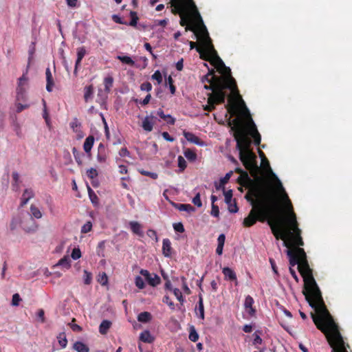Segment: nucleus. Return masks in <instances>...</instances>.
<instances>
[{"mask_svg":"<svg viewBox=\"0 0 352 352\" xmlns=\"http://www.w3.org/2000/svg\"><path fill=\"white\" fill-rule=\"evenodd\" d=\"M245 197L252 208L243 219L244 227L250 228L257 221H267L275 238L283 240L285 246L290 245L288 239L296 244L303 245L296 215L292 202L285 192L283 198L286 202V211L283 213L280 212L277 199L261 185H254Z\"/></svg>","mask_w":352,"mask_h":352,"instance_id":"nucleus-1","label":"nucleus"},{"mask_svg":"<svg viewBox=\"0 0 352 352\" xmlns=\"http://www.w3.org/2000/svg\"><path fill=\"white\" fill-rule=\"evenodd\" d=\"M289 242L290 245L286 247L289 248L294 246L293 249H289L287 251L289 259V272L298 283L299 278L296 271L292 268V267L298 265V270L304 281L302 293L309 305L317 314L316 315L311 313L313 321L317 328L325 335L331 346L338 344L344 341L343 338L339 331L338 324L335 322L324 304L321 292L314 278L312 270L309 265L306 253L304 249L300 248L301 245L296 244L290 240Z\"/></svg>","mask_w":352,"mask_h":352,"instance_id":"nucleus-2","label":"nucleus"},{"mask_svg":"<svg viewBox=\"0 0 352 352\" xmlns=\"http://www.w3.org/2000/svg\"><path fill=\"white\" fill-rule=\"evenodd\" d=\"M241 109L236 104L228 102L225 105L228 113L230 114L228 125L234 131L240 160L252 176L257 177L259 167L257 165L256 155L250 150L252 140L249 135L254 139V143L256 146L261 144V137L243 100L241 101Z\"/></svg>","mask_w":352,"mask_h":352,"instance_id":"nucleus-3","label":"nucleus"},{"mask_svg":"<svg viewBox=\"0 0 352 352\" xmlns=\"http://www.w3.org/2000/svg\"><path fill=\"white\" fill-rule=\"evenodd\" d=\"M213 63L214 67L221 74V76H216L214 69L210 70L204 76L210 85H204V88L212 90L211 94H214L215 91H217L222 87L223 93H226L225 90L229 89L233 95L238 96L242 101L243 100L239 95L236 80L232 76L230 67L226 66L219 56H217Z\"/></svg>","mask_w":352,"mask_h":352,"instance_id":"nucleus-4","label":"nucleus"},{"mask_svg":"<svg viewBox=\"0 0 352 352\" xmlns=\"http://www.w3.org/2000/svg\"><path fill=\"white\" fill-rule=\"evenodd\" d=\"M199 22L195 25H189L186 27V31L193 32L195 36L199 41L200 45L204 47L207 50L210 52L214 58L219 56L212 42V39L209 36L206 25L204 24L202 19L199 13H197Z\"/></svg>","mask_w":352,"mask_h":352,"instance_id":"nucleus-5","label":"nucleus"},{"mask_svg":"<svg viewBox=\"0 0 352 352\" xmlns=\"http://www.w3.org/2000/svg\"><path fill=\"white\" fill-rule=\"evenodd\" d=\"M20 227L26 233H34L38 229V224L28 212L19 211L13 217L10 223L12 231Z\"/></svg>","mask_w":352,"mask_h":352,"instance_id":"nucleus-6","label":"nucleus"},{"mask_svg":"<svg viewBox=\"0 0 352 352\" xmlns=\"http://www.w3.org/2000/svg\"><path fill=\"white\" fill-rule=\"evenodd\" d=\"M226 96V93L222 92V87L214 94H208V104L204 107V109L212 111L215 109L216 104L224 103Z\"/></svg>","mask_w":352,"mask_h":352,"instance_id":"nucleus-7","label":"nucleus"},{"mask_svg":"<svg viewBox=\"0 0 352 352\" xmlns=\"http://www.w3.org/2000/svg\"><path fill=\"white\" fill-rule=\"evenodd\" d=\"M26 74H23L22 76H21L18 79L17 87L16 89V100L18 101H25L27 98L26 91L28 89V78L26 76Z\"/></svg>","mask_w":352,"mask_h":352,"instance_id":"nucleus-8","label":"nucleus"},{"mask_svg":"<svg viewBox=\"0 0 352 352\" xmlns=\"http://www.w3.org/2000/svg\"><path fill=\"white\" fill-rule=\"evenodd\" d=\"M173 6L175 8V12L180 14V25L182 26L186 25L187 27L189 25H192L191 23H190L189 19L184 14L186 11V4L185 0H175L173 3Z\"/></svg>","mask_w":352,"mask_h":352,"instance_id":"nucleus-9","label":"nucleus"},{"mask_svg":"<svg viewBox=\"0 0 352 352\" xmlns=\"http://www.w3.org/2000/svg\"><path fill=\"white\" fill-rule=\"evenodd\" d=\"M140 273L146 278L151 286L155 287L161 283V279L158 275L155 274H151L146 270L142 269Z\"/></svg>","mask_w":352,"mask_h":352,"instance_id":"nucleus-10","label":"nucleus"},{"mask_svg":"<svg viewBox=\"0 0 352 352\" xmlns=\"http://www.w3.org/2000/svg\"><path fill=\"white\" fill-rule=\"evenodd\" d=\"M197 52H199L200 55V58L202 60L209 61L214 67V64L213 63L214 60V55H213L210 52L207 50L203 46H198L197 47Z\"/></svg>","mask_w":352,"mask_h":352,"instance_id":"nucleus-11","label":"nucleus"},{"mask_svg":"<svg viewBox=\"0 0 352 352\" xmlns=\"http://www.w3.org/2000/svg\"><path fill=\"white\" fill-rule=\"evenodd\" d=\"M222 273L223 274L226 280L234 281L235 285H238L236 275L233 270L228 267H225L222 270Z\"/></svg>","mask_w":352,"mask_h":352,"instance_id":"nucleus-12","label":"nucleus"},{"mask_svg":"<svg viewBox=\"0 0 352 352\" xmlns=\"http://www.w3.org/2000/svg\"><path fill=\"white\" fill-rule=\"evenodd\" d=\"M183 135L185 137V138L191 143H193L198 146L204 145V142L192 133L184 131Z\"/></svg>","mask_w":352,"mask_h":352,"instance_id":"nucleus-13","label":"nucleus"},{"mask_svg":"<svg viewBox=\"0 0 352 352\" xmlns=\"http://www.w3.org/2000/svg\"><path fill=\"white\" fill-rule=\"evenodd\" d=\"M254 302V301L252 296L248 295L245 297L244 306H245V308L247 309L248 314L250 316H254V314L256 313V310L253 307Z\"/></svg>","mask_w":352,"mask_h":352,"instance_id":"nucleus-14","label":"nucleus"},{"mask_svg":"<svg viewBox=\"0 0 352 352\" xmlns=\"http://www.w3.org/2000/svg\"><path fill=\"white\" fill-rule=\"evenodd\" d=\"M171 242L168 239H164L162 241V252L165 257L170 258L172 256Z\"/></svg>","mask_w":352,"mask_h":352,"instance_id":"nucleus-15","label":"nucleus"},{"mask_svg":"<svg viewBox=\"0 0 352 352\" xmlns=\"http://www.w3.org/2000/svg\"><path fill=\"white\" fill-rule=\"evenodd\" d=\"M86 54V50L85 47H80L77 48V59L76 60L74 74L77 73L78 67L80 64L82 59Z\"/></svg>","mask_w":352,"mask_h":352,"instance_id":"nucleus-16","label":"nucleus"},{"mask_svg":"<svg viewBox=\"0 0 352 352\" xmlns=\"http://www.w3.org/2000/svg\"><path fill=\"white\" fill-rule=\"evenodd\" d=\"M173 205L176 209L179 210V211H186L188 213L195 211V208L192 206L190 204L173 203Z\"/></svg>","mask_w":352,"mask_h":352,"instance_id":"nucleus-17","label":"nucleus"},{"mask_svg":"<svg viewBox=\"0 0 352 352\" xmlns=\"http://www.w3.org/2000/svg\"><path fill=\"white\" fill-rule=\"evenodd\" d=\"M45 75H46V80H47V85H46V89L47 91L51 92L52 91V87L54 85L53 76L51 73L50 69L47 68L45 71Z\"/></svg>","mask_w":352,"mask_h":352,"instance_id":"nucleus-18","label":"nucleus"},{"mask_svg":"<svg viewBox=\"0 0 352 352\" xmlns=\"http://www.w3.org/2000/svg\"><path fill=\"white\" fill-rule=\"evenodd\" d=\"M107 156L105 152V148L102 144H100L98 146L97 160L100 163H104L107 160Z\"/></svg>","mask_w":352,"mask_h":352,"instance_id":"nucleus-19","label":"nucleus"},{"mask_svg":"<svg viewBox=\"0 0 352 352\" xmlns=\"http://www.w3.org/2000/svg\"><path fill=\"white\" fill-rule=\"evenodd\" d=\"M94 140L95 139L93 135H89L85 139L83 144V148L87 153H90L94 144Z\"/></svg>","mask_w":352,"mask_h":352,"instance_id":"nucleus-20","label":"nucleus"},{"mask_svg":"<svg viewBox=\"0 0 352 352\" xmlns=\"http://www.w3.org/2000/svg\"><path fill=\"white\" fill-rule=\"evenodd\" d=\"M157 115L159 116L162 119L166 121L168 124L173 125L175 122V119L170 115H165L164 111L162 109H159L157 111Z\"/></svg>","mask_w":352,"mask_h":352,"instance_id":"nucleus-21","label":"nucleus"},{"mask_svg":"<svg viewBox=\"0 0 352 352\" xmlns=\"http://www.w3.org/2000/svg\"><path fill=\"white\" fill-rule=\"evenodd\" d=\"M111 326V322L108 320L102 321L99 326V332L102 335H106Z\"/></svg>","mask_w":352,"mask_h":352,"instance_id":"nucleus-22","label":"nucleus"},{"mask_svg":"<svg viewBox=\"0 0 352 352\" xmlns=\"http://www.w3.org/2000/svg\"><path fill=\"white\" fill-rule=\"evenodd\" d=\"M331 347L332 348L331 352H348L346 348H349V345L348 344H345L344 341H342Z\"/></svg>","mask_w":352,"mask_h":352,"instance_id":"nucleus-23","label":"nucleus"},{"mask_svg":"<svg viewBox=\"0 0 352 352\" xmlns=\"http://www.w3.org/2000/svg\"><path fill=\"white\" fill-rule=\"evenodd\" d=\"M129 225H130V228H131V231L134 234H137V235H138L140 236H142L143 235V232H142V231L141 230V228H142L141 225L138 222H137V221H130Z\"/></svg>","mask_w":352,"mask_h":352,"instance_id":"nucleus-24","label":"nucleus"},{"mask_svg":"<svg viewBox=\"0 0 352 352\" xmlns=\"http://www.w3.org/2000/svg\"><path fill=\"white\" fill-rule=\"evenodd\" d=\"M73 349L77 352H89V348L80 341H77L74 344Z\"/></svg>","mask_w":352,"mask_h":352,"instance_id":"nucleus-25","label":"nucleus"},{"mask_svg":"<svg viewBox=\"0 0 352 352\" xmlns=\"http://www.w3.org/2000/svg\"><path fill=\"white\" fill-rule=\"evenodd\" d=\"M140 340L146 343H152L154 341V338L148 331H144L140 333Z\"/></svg>","mask_w":352,"mask_h":352,"instance_id":"nucleus-26","label":"nucleus"},{"mask_svg":"<svg viewBox=\"0 0 352 352\" xmlns=\"http://www.w3.org/2000/svg\"><path fill=\"white\" fill-rule=\"evenodd\" d=\"M30 215L32 218L35 219H41L43 216L41 211L40 209L36 206L34 204H32L30 208Z\"/></svg>","mask_w":352,"mask_h":352,"instance_id":"nucleus-27","label":"nucleus"},{"mask_svg":"<svg viewBox=\"0 0 352 352\" xmlns=\"http://www.w3.org/2000/svg\"><path fill=\"white\" fill-rule=\"evenodd\" d=\"M152 318L151 314L148 311L141 312L138 316V320L141 322H148Z\"/></svg>","mask_w":352,"mask_h":352,"instance_id":"nucleus-28","label":"nucleus"},{"mask_svg":"<svg viewBox=\"0 0 352 352\" xmlns=\"http://www.w3.org/2000/svg\"><path fill=\"white\" fill-rule=\"evenodd\" d=\"M142 128L144 129V130H145L146 131H151L153 130V122L150 120V118L148 116H146L144 120L142 121Z\"/></svg>","mask_w":352,"mask_h":352,"instance_id":"nucleus-29","label":"nucleus"},{"mask_svg":"<svg viewBox=\"0 0 352 352\" xmlns=\"http://www.w3.org/2000/svg\"><path fill=\"white\" fill-rule=\"evenodd\" d=\"M12 176L13 179L12 190L18 191L19 190V175L17 172H13Z\"/></svg>","mask_w":352,"mask_h":352,"instance_id":"nucleus-30","label":"nucleus"},{"mask_svg":"<svg viewBox=\"0 0 352 352\" xmlns=\"http://www.w3.org/2000/svg\"><path fill=\"white\" fill-rule=\"evenodd\" d=\"M113 78L112 76H109L104 78V90L107 93H109L111 90V88L113 86Z\"/></svg>","mask_w":352,"mask_h":352,"instance_id":"nucleus-31","label":"nucleus"},{"mask_svg":"<svg viewBox=\"0 0 352 352\" xmlns=\"http://www.w3.org/2000/svg\"><path fill=\"white\" fill-rule=\"evenodd\" d=\"M94 94L93 85H89L85 87L84 92V98L85 102H88L89 99L92 98Z\"/></svg>","mask_w":352,"mask_h":352,"instance_id":"nucleus-32","label":"nucleus"},{"mask_svg":"<svg viewBox=\"0 0 352 352\" xmlns=\"http://www.w3.org/2000/svg\"><path fill=\"white\" fill-rule=\"evenodd\" d=\"M131 21L127 23V25H130L132 27H136L138 21L139 20V17L138 16V14L135 11L130 12Z\"/></svg>","mask_w":352,"mask_h":352,"instance_id":"nucleus-33","label":"nucleus"},{"mask_svg":"<svg viewBox=\"0 0 352 352\" xmlns=\"http://www.w3.org/2000/svg\"><path fill=\"white\" fill-rule=\"evenodd\" d=\"M57 339L60 346L62 348H65L67 346V340L66 338V335L65 332L60 333L57 336Z\"/></svg>","mask_w":352,"mask_h":352,"instance_id":"nucleus-34","label":"nucleus"},{"mask_svg":"<svg viewBox=\"0 0 352 352\" xmlns=\"http://www.w3.org/2000/svg\"><path fill=\"white\" fill-rule=\"evenodd\" d=\"M117 59L120 60L122 63L130 66H133L135 65V62L130 56H118Z\"/></svg>","mask_w":352,"mask_h":352,"instance_id":"nucleus-35","label":"nucleus"},{"mask_svg":"<svg viewBox=\"0 0 352 352\" xmlns=\"http://www.w3.org/2000/svg\"><path fill=\"white\" fill-rule=\"evenodd\" d=\"M57 265H60L66 269H69L71 267L69 258L67 256H65L58 261Z\"/></svg>","mask_w":352,"mask_h":352,"instance_id":"nucleus-36","label":"nucleus"},{"mask_svg":"<svg viewBox=\"0 0 352 352\" xmlns=\"http://www.w3.org/2000/svg\"><path fill=\"white\" fill-rule=\"evenodd\" d=\"M189 339L194 342H197L199 339V334L194 326H191L190 328Z\"/></svg>","mask_w":352,"mask_h":352,"instance_id":"nucleus-37","label":"nucleus"},{"mask_svg":"<svg viewBox=\"0 0 352 352\" xmlns=\"http://www.w3.org/2000/svg\"><path fill=\"white\" fill-rule=\"evenodd\" d=\"M88 193H89V197L90 200L92 202V204H94V205L98 204V197L89 186H88Z\"/></svg>","mask_w":352,"mask_h":352,"instance_id":"nucleus-38","label":"nucleus"},{"mask_svg":"<svg viewBox=\"0 0 352 352\" xmlns=\"http://www.w3.org/2000/svg\"><path fill=\"white\" fill-rule=\"evenodd\" d=\"M198 312L199 314V317L201 319H204V307L203 299L201 296H199V302H198Z\"/></svg>","mask_w":352,"mask_h":352,"instance_id":"nucleus-39","label":"nucleus"},{"mask_svg":"<svg viewBox=\"0 0 352 352\" xmlns=\"http://www.w3.org/2000/svg\"><path fill=\"white\" fill-rule=\"evenodd\" d=\"M139 173L144 176L149 177L153 179H156L158 177V175L156 173L150 172L143 169L139 170Z\"/></svg>","mask_w":352,"mask_h":352,"instance_id":"nucleus-40","label":"nucleus"},{"mask_svg":"<svg viewBox=\"0 0 352 352\" xmlns=\"http://www.w3.org/2000/svg\"><path fill=\"white\" fill-rule=\"evenodd\" d=\"M135 286L138 288V289H144V287H145V283H144V281L143 280V278L141 277V276H136L135 278Z\"/></svg>","mask_w":352,"mask_h":352,"instance_id":"nucleus-41","label":"nucleus"},{"mask_svg":"<svg viewBox=\"0 0 352 352\" xmlns=\"http://www.w3.org/2000/svg\"><path fill=\"white\" fill-rule=\"evenodd\" d=\"M173 294L175 295V296L177 298V299L181 302V304L182 305L184 302V298L182 296V294L181 292V291L177 289V288H174L173 289Z\"/></svg>","mask_w":352,"mask_h":352,"instance_id":"nucleus-42","label":"nucleus"},{"mask_svg":"<svg viewBox=\"0 0 352 352\" xmlns=\"http://www.w3.org/2000/svg\"><path fill=\"white\" fill-rule=\"evenodd\" d=\"M184 155L185 157L189 160H191V161H194L196 160L197 158V155L195 152H193L191 150H186L185 152H184Z\"/></svg>","mask_w":352,"mask_h":352,"instance_id":"nucleus-43","label":"nucleus"},{"mask_svg":"<svg viewBox=\"0 0 352 352\" xmlns=\"http://www.w3.org/2000/svg\"><path fill=\"white\" fill-rule=\"evenodd\" d=\"M22 196L28 199H31L34 197V192L32 188H26L23 191Z\"/></svg>","mask_w":352,"mask_h":352,"instance_id":"nucleus-44","label":"nucleus"},{"mask_svg":"<svg viewBox=\"0 0 352 352\" xmlns=\"http://www.w3.org/2000/svg\"><path fill=\"white\" fill-rule=\"evenodd\" d=\"M98 173L96 168H91L87 170V176L90 179H94L98 176Z\"/></svg>","mask_w":352,"mask_h":352,"instance_id":"nucleus-45","label":"nucleus"},{"mask_svg":"<svg viewBox=\"0 0 352 352\" xmlns=\"http://www.w3.org/2000/svg\"><path fill=\"white\" fill-rule=\"evenodd\" d=\"M98 280L102 285H106L108 283V276L106 273L102 272L100 274Z\"/></svg>","mask_w":352,"mask_h":352,"instance_id":"nucleus-46","label":"nucleus"},{"mask_svg":"<svg viewBox=\"0 0 352 352\" xmlns=\"http://www.w3.org/2000/svg\"><path fill=\"white\" fill-rule=\"evenodd\" d=\"M178 166L180 168L181 171H183L186 168V162L185 159L182 156L178 157Z\"/></svg>","mask_w":352,"mask_h":352,"instance_id":"nucleus-47","label":"nucleus"},{"mask_svg":"<svg viewBox=\"0 0 352 352\" xmlns=\"http://www.w3.org/2000/svg\"><path fill=\"white\" fill-rule=\"evenodd\" d=\"M22 300L21 298L20 297L19 294H14L13 296H12V306H18L19 305V302Z\"/></svg>","mask_w":352,"mask_h":352,"instance_id":"nucleus-48","label":"nucleus"},{"mask_svg":"<svg viewBox=\"0 0 352 352\" xmlns=\"http://www.w3.org/2000/svg\"><path fill=\"white\" fill-rule=\"evenodd\" d=\"M92 228V223L90 221H87L86 223H85L82 228H81V232L82 233H87L89 231H91Z\"/></svg>","mask_w":352,"mask_h":352,"instance_id":"nucleus-49","label":"nucleus"},{"mask_svg":"<svg viewBox=\"0 0 352 352\" xmlns=\"http://www.w3.org/2000/svg\"><path fill=\"white\" fill-rule=\"evenodd\" d=\"M192 201L194 204V205L197 206L198 208H200L202 206V202L201 201L199 192L196 194V195L192 199Z\"/></svg>","mask_w":352,"mask_h":352,"instance_id":"nucleus-50","label":"nucleus"},{"mask_svg":"<svg viewBox=\"0 0 352 352\" xmlns=\"http://www.w3.org/2000/svg\"><path fill=\"white\" fill-rule=\"evenodd\" d=\"M152 78L157 80L158 84H160L162 82V76L159 70L155 72L152 75Z\"/></svg>","mask_w":352,"mask_h":352,"instance_id":"nucleus-51","label":"nucleus"},{"mask_svg":"<svg viewBox=\"0 0 352 352\" xmlns=\"http://www.w3.org/2000/svg\"><path fill=\"white\" fill-rule=\"evenodd\" d=\"M225 201L227 204H230L232 197V191L229 190L228 191L224 190Z\"/></svg>","mask_w":352,"mask_h":352,"instance_id":"nucleus-52","label":"nucleus"},{"mask_svg":"<svg viewBox=\"0 0 352 352\" xmlns=\"http://www.w3.org/2000/svg\"><path fill=\"white\" fill-rule=\"evenodd\" d=\"M76 321V319L75 318H73L72 320V322L69 323V326L71 327V329H72V331H75V332H80L82 331V327L80 326H79L78 324H74V322Z\"/></svg>","mask_w":352,"mask_h":352,"instance_id":"nucleus-53","label":"nucleus"},{"mask_svg":"<svg viewBox=\"0 0 352 352\" xmlns=\"http://www.w3.org/2000/svg\"><path fill=\"white\" fill-rule=\"evenodd\" d=\"M71 256L74 260H77V259L80 258L81 257V252H80V249L74 248L72 250Z\"/></svg>","mask_w":352,"mask_h":352,"instance_id":"nucleus-54","label":"nucleus"},{"mask_svg":"<svg viewBox=\"0 0 352 352\" xmlns=\"http://www.w3.org/2000/svg\"><path fill=\"white\" fill-rule=\"evenodd\" d=\"M92 276L91 274L88 272L87 270L84 271V283L86 285H89L91 282Z\"/></svg>","mask_w":352,"mask_h":352,"instance_id":"nucleus-55","label":"nucleus"},{"mask_svg":"<svg viewBox=\"0 0 352 352\" xmlns=\"http://www.w3.org/2000/svg\"><path fill=\"white\" fill-rule=\"evenodd\" d=\"M162 302H163L164 303L167 304L171 309H175V304H174V302L170 300V298H169V296H164L163 300H162Z\"/></svg>","mask_w":352,"mask_h":352,"instance_id":"nucleus-56","label":"nucleus"},{"mask_svg":"<svg viewBox=\"0 0 352 352\" xmlns=\"http://www.w3.org/2000/svg\"><path fill=\"white\" fill-rule=\"evenodd\" d=\"M232 175V171H230L226 174V175L220 179L221 186H224L227 184Z\"/></svg>","mask_w":352,"mask_h":352,"instance_id":"nucleus-57","label":"nucleus"},{"mask_svg":"<svg viewBox=\"0 0 352 352\" xmlns=\"http://www.w3.org/2000/svg\"><path fill=\"white\" fill-rule=\"evenodd\" d=\"M167 81H168V84L169 87H170V93L172 94H174L175 93V91H176V87L173 85L174 81H173V79L172 78V77L170 76H168Z\"/></svg>","mask_w":352,"mask_h":352,"instance_id":"nucleus-58","label":"nucleus"},{"mask_svg":"<svg viewBox=\"0 0 352 352\" xmlns=\"http://www.w3.org/2000/svg\"><path fill=\"white\" fill-rule=\"evenodd\" d=\"M182 288H183V290L184 292L186 294H190V289H189L187 283H186V279L184 276H182Z\"/></svg>","mask_w":352,"mask_h":352,"instance_id":"nucleus-59","label":"nucleus"},{"mask_svg":"<svg viewBox=\"0 0 352 352\" xmlns=\"http://www.w3.org/2000/svg\"><path fill=\"white\" fill-rule=\"evenodd\" d=\"M257 333H258V331H256L253 334V336H254L253 344L254 345L261 344H262V342H263L262 338L260 337V336Z\"/></svg>","mask_w":352,"mask_h":352,"instance_id":"nucleus-60","label":"nucleus"},{"mask_svg":"<svg viewBox=\"0 0 352 352\" xmlns=\"http://www.w3.org/2000/svg\"><path fill=\"white\" fill-rule=\"evenodd\" d=\"M142 91H150L152 89V85L149 82H145L140 85Z\"/></svg>","mask_w":352,"mask_h":352,"instance_id":"nucleus-61","label":"nucleus"},{"mask_svg":"<svg viewBox=\"0 0 352 352\" xmlns=\"http://www.w3.org/2000/svg\"><path fill=\"white\" fill-rule=\"evenodd\" d=\"M212 216L218 217L219 215V209L217 205L212 204L211 212Z\"/></svg>","mask_w":352,"mask_h":352,"instance_id":"nucleus-62","label":"nucleus"},{"mask_svg":"<svg viewBox=\"0 0 352 352\" xmlns=\"http://www.w3.org/2000/svg\"><path fill=\"white\" fill-rule=\"evenodd\" d=\"M151 95L150 94H147L146 96L144 98V99L143 100H136L135 102L137 103H140L142 105H146L147 104L149 103L150 100H151Z\"/></svg>","mask_w":352,"mask_h":352,"instance_id":"nucleus-63","label":"nucleus"},{"mask_svg":"<svg viewBox=\"0 0 352 352\" xmlns=\"http://www.w3.org/2000/svg\"><path fill=\"white\" fill-rule=\"evenodd\" d=\"M112 19L113 21L116 23H118V24H123V25H126L127 24V22L126 21H124L117 14H113L112 16Z\"/></svg>","mask_w":352,"mask_h":352,"instance_id":"nucleus-64","label":"nucleus"}]
</instances>
